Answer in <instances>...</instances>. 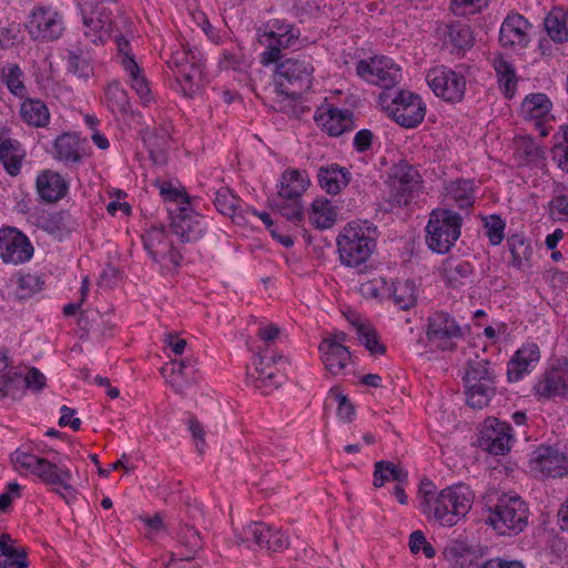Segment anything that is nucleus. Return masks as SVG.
I'll return each instance as SVG.
<instances>
[{"label":"nucleus","instance_id":"nucleus-28","mask_svg":"<svg viewBox=\"0 0 568 568\" xmlns=\"http://www.w3.org/2000/svg\"><path fill=\"white\" fill-rule=\"evenodd\" d=\"M442 271L446 285L452 288L473 283L474 266L467 260L450 256L444 261Z\"/></svg>","mask_w":568,"mask_h":568},{"label":"nucleus","instance_id":"nucleus-21","mask_svg":"<svg viewBox=\"0 0 568 568\" xmlns=\"http://www.w3.org/2000/svg\"><path fill=\"white\" fill-rule=\"evenodd\" d=\"M420 175L414 166L407 163H399L394 166L392 187L394 196L399 204L407 205L412 201L413 194L420 186Z\"/></svg>","mask_w":568,"mask_h":568},{"label":"nucleus","instance_id":"nucleus-44","mask_svg":"<svg viewBox=\"0 0 568 568\" xmlns=\"http://www.w3.org/2000/svg\"><path fill=\"white\" fill-rule=\"evenodd\" d=\"M393 480L398 484H407L408 474L403 468L396 466L392 462L381 460L375 464L374 470V486L379 488L386 481Z\"/></svg>","mask_w":568,"mask_h":568},{"label":"nucleus","instance_id":"nucleus-42","mask_svg":"<svg viewBox=\"0 0 568 568\" xmlns=\"http://www.w3.org/2000/svg\"><path fill=\"white\" fill-rule=\"evenodd\" d=\"M337 217V210L328 199L317 197L312 203L310 221L320 230L333 226Z\"/></svg>","mask_w":568,"mask_h":568},{"label":"nucleus","instance_id":"nucleus-13","mask_svg":"<svg viewBox=\"0 0 568 568\" xmlns=\"http://www.w3.org/2000/svg\"><path fill=\"white\" fill-rule=\"evenodd\" d=\"M197 49L182 45L172 52L168 65L181 83L185 94L194 92L196 80L201 78V57Z\"/></svg>","mask_w":568,"mask_h":568},{"label":"nucleus","instance_id":"nucleus-55","mask_svg":"<svg viewBox=\"0 0 568 568\" xmlns=\"http://www.w3.org/2000/svg\"><path fill=\"white\" fill-rule=\"evenodd\" d=\"M180 545L185 547L187 552L194 554L202 548V539L193 526L184 525L179 531Z\"/></svg>","mask_w":568,"mask_h":568},{"label":"nucleus","instance_id":"nucleus-41","mask_svg":"<svg viewBox=\"0 0 568 568\" xmlns=\"http://www.w3.org/2000/svg\"><path fill=\"white\" fill-rule=\"evenodd\" d=\"M474 184L469 180H456L446 185L445 200L459 209H467L474 203Z\"/></svg>","mask_w":568,"mask_h":568},{"label":"nucleus","instance_id":"nucleus-18","mask_svg":"<svg viewBox=\"0 0 568 568\" xmlns=\"http://www.w3.org/2000/svg\"><path fill=\"white\" fill-rule=\"evenodd\" d=\"M315 123L331 136H339L355 126L353 112L324 103L314 114Z\"/></svg>","mask_w":568,"mask_h":568},{"label":"nucleus","instance_id":"nucleus-2","mask_svg":"<svg viewBox=\"0 0 568 568\" xmlns=\"http://www.w3.org/2000/svg\"><path fill=\"white\" fill-rule=\"evenodd\" d=\"M13 465L37 476L41 483L51 487L67 503L75 497V489L71 485L72 471L62 460H52L34 454L17 449L11 454Z\"/></svg>","mask_w":568,"mask_h":568},{"label":"nucleus","instance_id":"nucleus-8","mask_svg":"<svg viewBox=\"0 0 568 568\" xmlns=\"http://www.w3.org/2000/svg\"><path fill=\"white\" fill-rule=\"evenodd\" d=\"M314 67L311 57H292L277 63L274 81L276 90L287 97L296 98L310 89Z\"/></svg>","mask_w":568,"mask_h":568},{"label":"nucleus","instance_id":"nucleus-32","mask_svg":"<svg viewBox=\"0 0 568 568\" xmlns=\"http://www.w3.org/2000/svg\"><path fill=\"white\" fill-rule=\"evenodd\" d=\"M308 183L305 172L298 170L284 171L281 178L278 199L301 201V196L306 191Z\"/></svg>","mask_w":568,"mask_h":568},{"label":"nucleus","instance_id":"nucleus-43","mask_svg":"<svg viewBox=\"0 0 568 568\" xmlns=\"http://www.w3.org/2000/svg\"><path fill=\"white\" fill-rule=\"evenodd\" d=\"M106 108L113 114L126 115L131 112V102L128 92L118 81L109 83L104 90Z\"/></svg>","mask_w":568,"mask_h":568},{"label":"nucleus","instance_id":"nucleus-10","mask_svg":"<svg viewBox=\"0 0 568 568\" xmlns=\"http://www.w3.org/2000/svg\"><path fill=\"white\" fill-rule=\"evenodd\" d=\"M356 74L364 81L392 91L403 78L402 68L386 55L363 59L356 64Z\"/></svg>","mask_w":568,"mask_h":568},{"label":"nucleus","instance_id":"nucleus-1","mask_svg":"<svg viewBox=\"0 0 568 568\" xmlns=\"http://www.w3.org/2000/svg\"><path fill=\"white\" fill-rule=\"evenodd\" d=\"M486 523L503 536H515L528 525L529 508L515 493L493 490L485 497Z\"/></svg>","mask_w":568,"mask_h":568},{"label":"nucleus","instance_id":"nucleus-48","mask_svg":"<svg viewBox=\"0 0 568 568\" xmlns=\"http://www.w3.org/2000/svg\"><path fill=\"white\" fill-rule=\"evenodd\" d=\"M445 42L457 50H467L473 47V32L467 24L455 23L446 26L444 31Z\"/></svg>","mask_w":568,"mask_h":568},{"label":"nucleus","instance_id":"nucleus-26","mask_svg":"<svg viewBox=\"0 0 568 568\" xmlns=\"http://www.w3.org/2000/svg\"><path fill=\"white\" fill-rule=\"evenodd\" d=\"M536 394L546 398L564 395L568 390V367L554 365L546 369L535 385Z\"/></svg>","mask_w":568,"mask_h":568},{"label":"nucleus","instance_id":"nucleus-62","mask_svg":"<svg viewBox=\"0 0 568 568\" xmlns=\"http://www.w3.org/2000/svg\"><path fill=\"white\" fill-rule=\"evenodd\" d=\"M418 497L420 498V509L423 514L428 509L429 504L438 497L435 485L429 479H423L418 488Z\"/></svg>","mask_w":568,"mask_h":568},{"label":"nucleus","instance_id":"nucleus-30","mask_svg":"<svg viewBox=\"0 0 568 568\" xmlns=\"http://www.w3.org/2000/svg\"><path fill=\"white\" fill-rule=\"evenodd\" d=\"M351 172L348 169L333 163L329 165L321 166L317 172V180L320 186L328 194H338L345 189L351 181Z\"/></svg>","mask_w":568,"mask_h":568},{"label":"nucleus","instance_id":"nucleus-27","mask_svg":"<svg viewBox=\"0 0 568 568\" xmlns=\"http://www.w3.org/2000/svg\"><path fill=\"white\" fill-rule=\"evenodd\" d=\"M39 196L47 203H55L63 199L69 191L68 181L58 172L43 170L36 180Z\"/></svg>","mask_w":568,"mask_h":568},{"label":"nucleus","instance_id":"nucleus-33","mask_svg":"<svg viewBox=\"0 0 568 568\" xmlns=\"http://www.w3.org/2000/svg\"><path fill=\"white\" fill-rule=\"evenodd\" d=\"M122 67L129 77L131 88L140 98L141 103L144 106L150 105L154 98L152 95L150 84L134 58L125 57L122 62Z\"/></svg>","mask_w":568,"mask_h":568},{"label":"nucleus","instance_id":"nucleus-15","mask_svg":"<svg viewBox=\"0 0 568 568\" xmlns=\"http://www.w3.org/2000/svg\"><path fill=\"white\" fill-rule=\"evenodd\" d=\"M171 217L172 232L182 242H196L205 233L203 216L194 212L190 205L182 207H168Z\"/></svg>","mask_w":568,"mask_h":568},{"label":"nucleus","instance_id":"nucleus-45","mask_svg":"<svg viewBox=\"0 0 568 568\" xmlns=\"http://www.w3.org/2000/svg\"><path fill=\"white\" fill-rule=\"evenodd\" d=\"M1 80L6 84L11 94L23 99L27 97V88L24 85V72L17 63H8L1 69Z\"/></svg>","mask_w":568,"mask_h":568},{"label":"nucleus","instance_id":"nucleus-16","mask_svg":"<svg viewBox=\"0 0 568 568\" xmlns=\"http://www.w3.org/2000/svg\"><path fill=\"white\" fill-rule=\"evenodd\" d=\"M33 255L29 239L16 227L0 230V257L4 263L21 264Z\"/></svg>","mask_w":568,"mask_h":568},{"label":"nucleus","instance_id":"nucleus-57","mask_svg":"<svg viewBox=\"0 0 568 568\" xmlns=\"http://www.w3.org/2000/svg\"><path fill=\"white\" fill-rule=\"evenodd\" d=\"M278 212L292 222H301L303 217V206L301 201H290L278 199L275 202Z\"/></svg>","mask_w":568,"mask_h":568},{"label":"nucleus","instance_id":"nucleus-4","mask_svg":"<svg viewBox=\"0 0 568 568\" xmlns=\"http://www.w3.org/2000/svg\"><path fill=\"white\" fill-rule=\"evenodd\" d=\"M378 104L397 124L412 129L419 125L426 114V104L422 98L408 90L383 91Z\"/></svg>","mask_w":568,"mask_h":568},{"label":"nucleus","instance_id":"nucleus-7","mask_svg":"<svg viewBox=\"0 0 568 568\" xmlns=\"http://www.w3.org/2000/svg\"><path fill=\"white\" fill-rule=\"evenodd\" d=\"M463 217L450 209H435L426 226V244L437 254H445L455 245L462 233Z\"/></svg>","mask_w":568,"mask_h":568},{"label":"nucleus","instance_id":"nucleus-61","mask_svg":"<svg viewBox=\"0 0 568 568\" xmlns=\"http://www.w3.org/2000/svg\"><path fill=\"white\" fill-rule=\"evenodd\" d=\"M61 221V213H50L43 211L37 216V225L50 233H55L60 230Z\"/></svg>","mask_w":568,"mask_h":568},{"label":"nucleus","instance_id":"nucleus-49","mask_svg":"<svg viewBox=\"0 0 568 568\" xmlns=\"http://www.w3.org/2000/svg\"><path fill=\"white\" fill-rule=\"evenodd\" d=\"M551 110V102L545 93L527 95L521 103V112L527 119H542Z\"/></svg>","mask_w":568,"mask_h":568},{"label":"nucleus","instance_id":"nucleus-50","mask_svg":"<svg viewBox=\"0 0 568 568\" xmlns=\"http://www.w3.org/2000/svg\"><path fill=\"white\" fill-rule=\"evenodd\" d=\"M68 71L81 79H89L93 74V67L82 50L68 51Z\"/></svg>","mask_w":568,"mask_h":568},{"label":"nucleus","instance_id":"nucleus-25","mask_svg":"<svg viewBox=\"0 0 568 568\" xmlns=\"http://www.w3.org/2000/svg\"><path fill=\"white\" fill-rule=\"evenodd\" d=\"M84 36L95 45L104 44L111 39L112 20L104 10L82 11Z\"/></svg>","mask_w":568,"mask_h":568},{"label":"nucleus","instance_id":"nucleus-31","mask_svg":"<svg viewBox=\"0 0 568 568\" xmlns=\"http://www.w3.org/2000/svg\"><path fill=\"white\" fill-rule=\"evenodd\" d=\"M318 351L322 354V361L325 368L335 376L343 373L351 359V353L344 345L321 343Z\"/></svg>","mask_w":568,"mask_h":568},{"label":"nucleus","instance_id":"nucleus-12","mask_svg":"<svg viewBox=\"0 0 568 568\" xmlns=\"http://www.w3.org/2000/svg\"><path fill=\"white\" fill-rule=\"evenodd\" d=\"M426 82L432 91L444 101L457 103L464 99L466 79L445 65H436L428 70Z\"/></svg>","mask_w":568,"mask_h":568},{"label":"nucleus","instance_id":"nucleus-60","mask_svg":"<svg viewBox=\"0 0 568 568\" xmlns=\"http://www.w3.org/2000/svg\"><path fill=\"white\" fill-rule=\"evenodd\" d=\"M359 291L364 297L377 298L384 295L386 288V282L382 277L369 280L361 284Z\"/></svg>","mask_w":568,"mask_h":568},{"label":"nucleus","instance_id":"nucleus-64","mask_svg":"<svg viewBox=\"0 0 568 568\" xmlns=\"http://www.w3.org/2000/svg\"><path fill=\"white\" fill-rule=\"evenodd\" d=\"M479 568H526L523 561L494 557L485 560Z\"/></svg>","mask_w":568,"mask_h":568},{"label":"nucleus","instance_id":"nucleus-53","mask_svg":"<svg viewBox=\"0 0 568 568\" xmlns=\"http://www.w3.org/2000/svg\"><path fill=\"white\" fill-rule=\"evenodd\" d=\"M160 194L165 202L171 203L170 207H182L190 205V196L183 190L174 187L170 182H162L159 185Z\"/></svg>","mask_w":568,"mask_h":568},{"label":"nucleus","instance_id":"nucleus-40","mask_svg":"<svg viewBox=\"0 0 568 568\" xmlns=\"http://www.w3.org/2000/svg\"><path fill=\"white\" fill-rule=\"evenodd\" d=\"M507 245L511 254L513 267L526 270L531 266L534 248L529 241L520 234H514L507 239Z\"/></svg>","mask_w":568,"mask_h":568},{"label":"nucleus","instance_id":"nucleus-34","mask_svg":"<svg viewBox=\"0 0 568 568\" xmlns=\"http://www.w3.org/2000/svg\"><path fill=\"white\" fill-rule=\"evenodd\" d=\"M491 64L496 72L499 90L505 98L511 99L516 93L518 83L514 64L501 54L496 55Z\"/></svg>","mask_w":568,"mask_h":568},{"label":"nucleus","instance_id":"nucleus-3","mask_svg":"<svg viewBox=\"0 0 568 568\" xmlns=\"http://www.w3.org/2000/svg\"><path fill=\"white\" fill-rule=\"evenodd\" d=\"M473 503L471 489L467 485L458 484L442 489L438 497L428 503L424 515L444 527H453L469 513Z\"/></svg>","mask_w":568,"mask_h":568},{"label":"nucleus","instance_id":"nucleus-58","mask_svg":"<svg viewBox=\"0 0 568 568\" xmlns=\"http://www.w3.org/2000/svg\"><path fill=\"white\" fill-rule=\"evenodd\" d=\"M268 30H265L263 33H258V38L263 39H275L283 38V36H287L292 32L300 33V30L291 23H285L282 20L275 19L271 21L268 24Z\"/></svg>","mask_w":568,"mask_h":568},{"label":"nucleus","instance_id":"nucleus-59","mask_svg":"<svg viewBox=\"0 0 568 568\" xmlns=\"http://www.w3.org/2000/svg\"><path fill=\"white\" fill-rule=\"evenodd\" d=\"M548 206L550 217L568 222V195L559 194L554 196Z\"/></svg>","mask_w":568,"mask_h":568},{"label":"nucleus","instance_id":"nucleus-47","mask_svg":"<svg viewBox=\"0 0 568 568\" xmlns=\"http://www.w3.org/2000/svg\"><path fill=\"white\" fill-rule=\"evenodd\" d=\"M445 559L456 568L473 567L471 548L464 541L453 540L444 549Z\"/></svg>","mask_w":568,"mask_h":568},{"label":"nucleus","instance_id":"nucleus-5","mask_svg":"<svg viewBox=\"0 0 568 568\" xmlns=\"http://www.w3.org/2000/svg\"><path fill=\"white\" fill-rule=\"evenodd\" d=\"M341 263L348 267L364 264L376 247V240L369 227L348 223L336 239Z\"/></svg>","mask_w":568,"mask_h":568},{"label":"nucleus","instance_id":"nucleus-46","mask_svg":"<svg viewBox=\"0 0 568 568\" xmlns=\"http://www.w3.org/2000/svg\"><path fill=\"white\" fill-rule=\"evenodd\" d=\"M387 291L390 292L394 303L403 311L409 310L416 303V285L410 280L396 281Z\"/></svg>","mask_w":568,"mask_h":568},{"label":"nucleus","instance_id":"nucleus-35","mask_svg":"<svg viewBox=\"0 0 568 568\" xmlns=\"http://www.w3.org/2000/svg\"><path fill=\"white\" fill-rule=\"evenodd\" d=\"M300 36L301 32L294 33L291 31L290 34L283 36V38H258V42L265 45V50L260 54V62L265 67L272 63H277L282 59V50L293 47L297 42Z\"/></svg>","mask_w":568,"mask_h":568},{"label":"nucleus","instance_id":"nucleus-23","mask_svg":"<svg viewBox=\"0 0 568 568\" xmlns=\"http://www.w3.org/2000/svg\"><path fill=\"white\" fill-rule=\"evenodd\" d=\"M540 359V351L537 344L527 343L518 348L507 364V377L509 382H518L529 374Z\"/></svg>","mask_w":568,"mask_h":568},{"label":"nucleus","instance_id":"nucleus-63","mask_svg":"<svg viewBox=\"0 0 568 568\" xmlns=\"http://www.w3.org/2000/svg\"><path fill=\"white\" fill-rule=\"evenodd\" d=\"M23 379L26 386L34 392L43 389L47 382L45 376L36 367L30 368Z\"/></svg>","mask_w":568,"mask_h":568},{"label":"nucleus","instance_id":"nucleus-22","mask_svg":"<svg viewBox=\"0 0 568 568\" xmlns=\"http://www.w3.org/2000/svg\"><path fill=\"white\" fill-rule=\"evenodd\" d=\"M532 471L541 477H562L568 473L565 455L551 447H539L530 460Z\"/></svg>","mask_w":568,"mask_h":568},{"label":"nucleus","instance_id":"nucleus-39","mask_svg":"<svg viewBox=\"0 0 568 568\" xmlns=\"http://www.w3.org/2000/svg\"><path fill=\"white\" fill-rule=\"evenodd\" d=\"M14 540L8 534L0 536V561L2 568H28V552L23 547H14Z\"/></svg>","mask_w":568,"mask_h":568},{"label":"nucleus","instance_id":"nucleus-56","mask_svg":"<svg viewBox=\"0 0 568 568\" xmlns=\"http://www.w3.org/2000/svg\"><path fill=\"white\" fill-rule=\"evenodd\" d=\"M488 0H452L450 10L455 16L465 17L487 7Z\"/></svg>","mask_w":568,"mask_h":568},{"label":"nucleus","instance_id":"nucleus-24","mask_svg":"<svg viewBox=\"0 0 568 568\" xmlns=\"http://www.w3.org/2000/svg\"><path fill=\"white\" fill-rule=\"evenodd\" d=\"M87 141L75 133H62L53 142V159L64 164H79L85 156Z\"/></svg>","mask_w":568,"mask_h":568},{"label":"nucleus","instance_id":"nucleus-20","mask_svg":"<svg viewBox=\"0 0 568 568\" xmlns=\"http://www.w3.org/2000/svg\"><path fill=\"white\" fill-rule=\"evenodd\" d=\"M513 440L511 426L497 418H487L481 430L480 445L493 455H505Z\"/></svg>","mask_w":568,"mask_h":568},{"label":"nucleus","instance_id":"nucleus-6","mask_svg":"<svg viewBox=\"0 0 568 568\" xmlns=\"http://www.w3.org/2000/svg\"><path fill=\"white\" fill-rule=\"evenodd\" d=\"M464 384L467 404L477 409L486 407L496 393V374L490 362L478 357L468 359Z\"/></svg>","mask_w":568,"mask_h":568},{"label":"nucleus","instance_id":"nucleus-52","mask_svg":"<svg viewBox=\"0 0 568 568\" xmlns=\"http://www.w3.org/2000/svg\"><path fill=\"white\" fill-rule=\"evenodd\" d=\"M237 197L226 187H221L215 193L214 205L215 209L223 215L230 216L235 221Z\"/></svg>","mask_w":568,"mask_h":568},{"label":"nucleus","instance_id":"nucleus-38","mask_svg":"<svg viewBox=\"0 0 568 568\" xmlns=\"http://www.w3.org/2000/svg\"><path fill=\"white\" fill-rule=\"evenodd\" d=\"M544 27L550 40L556 43L568 41V10L556 7L544 19Z\"/></svg>","mask_w":568,"mask_h":568},{"label":"nucleus","instance_id":"nucleus-29","mask_svg":"<svg viewBox=\"0 0 568 568\" xmlns=\"http://www.w3.org/2000/svg\"><path fill=\"white\" fill-rule=\"evenodd\" d=\"M24 158L26 151L18 140L0 134V164L10 176L20 174Z\"/></svg>","mask_w":568,"mask_h":568},{"label":"nucleus","instance_id":"nucleus-9","mask_svg":"<svg viewBox=\"0 0 568 568\" xmlns=\"http://www.w3.org/2000/svg\"><path fill=\"white\" fill-rule=\"evenodd\" d=\"M34 41L52 42L60 39L65 30L62 13L51 6H34L24 24Z\"/></svg>","mask_w":568,"mask_h":568},{"label":"nucleus","instance_id":"nucleus-37","mask_svg":"<svg viewBox=\"0 0 568 568\" xmlns=\"http://www.w3.org/2000/svg\"><path fill=\"white\" fill-rule=\"evenodd\" d=\"M254 364L255 372L257 374L255 387H262L263 385L277 387L281 384V382L276 378L278 368L273 367L271 364H281L284 368L285 365H287V359L282 355L272 357L258 355Z\"/></svg>","mask_w":568,"mask_h":568},{"label":"nucleus","instance_id":"nucleus-36","mask_svg":"<svg viewBox=\"0 0 568 568\" xmlns=\"http://www.w3.org/2000/svg\"><path fill=\"white\" fill-rule=\"evenodd\" d=\"M19 113L22 121L30 126L45 128L50 123L49 109L40 99L23 98Z\"/></svg>","mask_w":568,"mask_h":568},{"label":"nucleus","instance_id":"nucleus-54","mask_svg":"<svg viewBox=\"0 0 568 568\" xmlns=\"http://www.w3.org/2000/svg\"><path fill=\"white\" fill-rule=\"evenodd\" d=\"M505 222L499 215L493 214L484 219L486 235L491 245H498L504 240Z\"/></svg>","mask_w":568,"mask_h":568},{"label":"nucleus","instance_id":"nucleus-14","mask_svg":"<svg viewBox=\"0 0 568 568\" xmlns=\"http://www.w3.org/2000/svg\"><path fill=\"white\" fill-rule=\"evenodd\" d=\"M235 537L239 544L256 545L270 551H282L288 547V538L282 530L260 521L246 525Z\"/></svg>","mask_w":568,"mask_h":568},{"label":"nucleus","instance_id":"nucleus-17","mask_svg":"<svg viewBox=\"0 0 568 568\" xmlns=\"http://www.w3.org/2000/svg\"><path fill=\"white\" fill-rule=\"evenodd\" d=\"M144 248L153 261L169 262L178 266L181 262L182 255L178 252L165 233L163 225H152L142 235Z\"/></svg>","mask_w":568,"mask_h":568},{"label":"nucleus","instance_id":"nucleus-19","mask_svg":"<svg viewBox=\"0 0 568 568\" xmlns=\"http://www.w3.org/2000/svg\"><path fill=\"white\" fill-rule=\"evenodd\" d=\"M531 23L519 13L508 14L499 30V42L508 49H525L530 42Z\"/></svg>","mask_w":568,"mask_h":568},{"label":"nucleus","instance_id":"nucleus-11","mask_svg":"<svg viewBox=\"0 0 568 568\" xmlns=\"http://www.w3.org/2000/svg\"><path fill=\"white\" fill-rule=\"evenodd\" d=\"M426 337L429 345L438 351H455L457 341L464 337L463 327L446 312H436L428 317Z\"/></svg>","mask_w":568,"mask_h":568},{"label":"nucleus","instance_id":"nucleus-51","mask_svg":"<svg viewBox=\"0 0 568 568\" xmlns=\"http://www.w3.org/2000/svg\"><path fill=\"white\" fill-rule=\"evenodd\" d=\"M356 332L359 341L372 355H384L386 353V346L379 343L375 329L359 323L356 325Z\"/></svg>","mask_w":568,"mask_h":568}]
</instances>
